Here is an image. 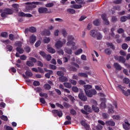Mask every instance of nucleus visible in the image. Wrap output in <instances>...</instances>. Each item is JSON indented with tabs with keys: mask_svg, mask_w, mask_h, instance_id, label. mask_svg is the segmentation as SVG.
Instances as JSON below:
<instances>
[{
	"mask_svg": "<svg viewBox=\"0 0 130 130\" xmlns=\"http://www.w3.org/2000/svg\"><path fill=\"white\" fill-rule=\"evenodd\" d=\"M12 7L14 9V11L19 12V8L20 7V6H19L18 4H15L12 5Z\"/></svg>",
	"mask_w": 130,
	"mask_h": 130,
	"instance_id": "nucleus-26",
	"label": "nucleus"
},
{
	"mask_svg": "<svg viewBox=\"0 0 130 130\" xmlns=\"http://www.w3.org/2000/svg\"><path fill=\"white\" fill-rule=\"evenodd\" d=\"M54 6V4L52 3H48L45 5L46 8H52Z\"/></svg>",
	"mask_w": 130,
	"mask_h": 130,
	"instance_id": "nucleus-38",
	"label": "nucleus"
},
{
	"mask_svg": "<svg viewBox=\"0 0 130 130\" xmlns=\"http://www.w3.org/2000/svg\"><path fill=\"white\" fill-rule=\"evenodd\" d=\"M29 60H31L32 62H37V60H36V59L34 57H30L29 58Z\"/></svg>",
	"mask_w": 130,
	"mask_h": 130,
	"instance_id": "nucleus-58",
	"label": "nucleus"
},
{
	"mask_svg": "<svg viewBox=\"0 0 130 130\" xmlns=\"http://www.w3.org/2000/svg\"><path fill=\"white\" fill-rule=\"evenodd\" d=\"M130 82L129 79L127 78H124L123 79V83L124 84H128Z\"/></svg>",
	"mask_w": 130,
	"mask_h": 130,
	"instance_id": "nucleus-35",
	"label": "nucleus"
},
{
	"mask_svg": "<svg viewBox=\"0 0 130 130\" xmlns=\"http://www.w3.org/2000/svg\"><path fill=\"white\" fill-rule=\"evenodd\" d=\"M47 49H48V52H50V53H55V50L52 48L49 45L47 46Z\"/></svg>",
	"mask_w": 130,
	"mask_h": 130,
	"instance_id": "nucleus-19",
	"label": "nucleus"
},
{
	"mask_svg": "<svg viewBox=\"0 0 130 130\" xmlns=\"http://www.w3.org/2000/svg\"><path fill=\"white\" fill-rule=\"evenodd\" d=\"M92 108L94 112H99V108L97 107V102L94 100H91Z\"/></svg>",
	"mask_w": 130,
	"mask_h": 130,
	"instance_id": "nucleus-3",
	"label": "nucleus"
},
{
	"mask_svg": "<svg viewBox=\"0 0 130 130\" xmlns=\"http://www.w3.org/2000/svg\"><path fill=\"white\" fill-rule=\"evenodd\" d=\"M120 20L121 22H125V21L127 20V18L126 17V16H122L121 17Z\"/></svg>",
	"mask_w": 130,
	"mask_h": 130,
	"instance_id": "nucleus-57",
	"label": "nucleus"
},
{
	"mask_svg": "<svg viewBox=\"0 0 130 130\" xmlns=\"http://www.w3.org/2000/svg\"><path fill=\"white\" fill-rule=\"evenodd\" d=\"M74 9H81L82 8V5H74L72 7Z\"/></svg>",
	"mask_w": 130,
	"mask_h": 130,
	"instance_id": "nucleus-43",
	"label": "nucleus"
},
{
	"mask_svg": "<svg viewBox=\"0 0 130 130\" xmlns=\"http://www.w3.org/2000/svg\"><path fill=\"white\" fill-rule=\"evenodd\" d=\"M4 128H5L7 130H14V129L10 126L5 125L4 126Z\"/></svg>",
	"mask_w": 130,
	"mask_h": 130,
	"instance_id": "nucleus-64",
	"label": "nucleus"
},
{
	"mask_svg": "<svg viewBox=\"0 0 130 130\" xmlns=\"http://www.w3.org/2000/svg\"><path fill=\"white\" fill-rule=\"evenodd\" d=\"M44 88L47 90H50V89H51V86L48 84H46L44 85Z\"/></svg>",
	"mask_w": 130,
	"mask_h": 130,
	"instance_id": "nucleus-50",
	"label": "nucleus"
},
{
	"mask_svg": "<svg viewBox=\"0 0 130 130\" xmlns=\"http://www.w3.org/2000/svg\"><path fill=\"white\" fill-rule=\"evenodd\" d=\"M9 39L11 40L12 41L15 40V36L13 34H10L9 35Z\"/></svg>",
	"mask_w": 130,
	"mask_h": 130,
	"instance_id": "nucleus-59",
	"label": "nucleus"
},
{
	"mask_svg": "<svg viewBox=\"0 0 130 130\" xmlns=\"http://www.w3.org/2000/svg\"><path fill=\"white\" fill-rule=\"evenodd\" d=\"M44 43H49L50 42V38L48 37H46L43 39Z\"/></svg>",
	"mask_w": 130,
	"mask_h": 130,
	"instance_id": "nucleus-33",
	"label": "nucleus"
},
{
	"mask_svg": "<svg viewBox=\"0 0 130 130\" xmlns=\"http://www.w3.org/2000/svg\"><path fill=\"white\" fill-rule=\"evenodd\" d=\"M0 117L3 120H4L5 121H8V117H7V116L2 115Z\"/></svg>",
	"mask_w": 130,
	"mask_h": 130,
	"instance_id": "nucleus-49",
	"label": "nucleus"
},
{
	"mask_svg": "<svg viewBox=\"0 0 130 130\" xmlns=\"http://www.w3.org/2000/svg\"><path fill=\"white\" fill-rule=\"evenodd\" d=\"M84 109L87 112H92V109H91V107L88 105L84 106Z\"/></svg>",
	"mask_w": 130,
	"mask_h": 130,
	"instance_id": "nucleus-23",
	"label": "nucleus"
},
{
	"mask_svg": "<svg viewBox=\"0 0 130 130\" xmlns=\"http://www.w3.org/2000/svg\"><path fill=\"white\" fill-rule=\"evenodd\" d=\"M108 113L110 114H113V113H114V110H113V107H112V105H110Z\"/></svg>",
	"mask_w": 130,
	"mask_h": 130,
	"instance_id": "nucleus-27",
	"label": "nucleus"
},
{
	"mask_svg": "<svg viewBox=\"0 0 130 130\" xmlns=\"http://www.w3.org/2000/svg\"><path fill=\"white\" fill-rule=\"evenodd\" d=\"M7 13L6 12V9L4 10V11L3 12H2L1 13V17H3V18H6V17H7Z\"/></svg>",
	"mask_w": 130,
	"mask_h": 130,
	"instance_id": "nucleus-46",
	"label": "nucleus"
},
{
	"mask_svg": "<svg viewBox=\"0 0 130 130\" xmlns=\"http://www.w3.org/2000/svg\"><path fill=\"white\" fill-rule=\"evenodd\" d=\"M106 125H110V126H114L115 123L113 121H106Z\"/></svg>",
	"mask_w": 130,
	"mask_h": 130,
	"instance_id": "nucleus-20",
	"label": "nucleus"
},
{
	"mask_svg": "<svg viewBox=\"0 0 130 130\" xmlns=\"http://www.w3.org/2000/svg\"><path fill=\"white\" fill-rule=\"evenodd\" d=\"M107 45L108 46V47H111L112 49H114L115 48L114 46L111 43H107Z\"/></svg>",
	"mask_w": 130,
	"mask_h": 130,
	"instance_id": "nucleus-45",
	"label": "nucleus"
},
{
	"mask_svg": "<svg viewBox=\"0 0 130 130\" xmlns=\"http://www.w3.org/2000/svg\"><path fill=\"white\" fill-rule=\"evenodd\" d=\"M50 30L48 29H45L41 32V35L45 36H50Z\"/></svg>",
	"mask_w": 130,
	"mask_h": 130,
	"instance_id": "nucleus-12",
	"label": "nucleus"
},
{
	"mask_svg": "<svg viewBox=\"0 0 130 130\" xmlns=\"http://www.w3.org/2000/svg\"><path fill=\"white\" fill-rule=\"evenodd\" d=\"M36 41V36L35 35H31L28 40H27V44H30L31 45H33L35 42Z\"/></svg>",
	"mask_w": 130,
	"mask_h": 130,
	"instance_id": "nucleus-5",
	"label": "nucleus"
},
{
	"mask_svg": "<svg viewBox=\"0 0 130 130\" xmlns=\"http://www.w3.org/2000/svg\"><path fill=\"white\" fill-rule=\"evenodd\" d=\"M100 24V21H99V20L97 19L93 21V25H95V26H98Z\"/></svg>",
	"mask_w": 130,
	"mask_h": 130,
	"instance_id": "nucleus-55",
	"label": "nucleus"
},
{
	"mask_svg": "<svg viewBox=\"0 0 130 130\" xmlns=\"http://www.w3.org/2000/svg\"><path fill=\"white\" fill-rule=\"evenodd\" d=\"M40 96H41V97H45V98H47L48 97L47 93H44L42 92L40 93Z\"/></svg>",
	"mask_w": 130,
	"mask_h": 130,
	"instance_id": "nucleus-52",
	"label": "nucleus"
},
{
	"mask_svg": "<svg viewBox=\"0 0 130 130\" xmlns=\"http://www.w3.org/2000/svg\"><path fill=\"white\" fill-rule=\"evenodd\" d=\"M105 53H106V54H111V51L110 50V49H106L105 50Z\"/></svg>",
	"mask_w": 130,
	"mask_h": 130,
	"instance_id": "nucleus-60",
	"label": "nucleus"
},
{
	"mask_svg": "<svg viewBox=\"0 0 130 130\" xmlns=\"http://www.w3.org/2000/svg\"><path fill=\"white\" fill-rule=\"evenodd\" d=\"M62 34L63 36L66 38L68 36V32H67V30L64 29H62L61 30Z\"/></svg>",
	"mask_w": 130,
	"mask_h": 130,
	"instance_id": "nucleus-34",
	"label": "nucleus"
},
{
	"mask_svg": "<svg viewBox=\"0 0 130 130\" xmlns=\"http://www.w3.org/2000/svg\"><path fill=\"white\" fill-rule=\"evenodd\" d=\"M78 97L79 99H80V100H82V101L85 102L87 100V96H86L85 94H84V92H81L79 93L78 94Z\"/></svg>",
	"mask_w": 130,
	"mask_h": 130,
	"instance_id": "nucleus-9",
	"label": "nucleus"
},
{
	"mask_svg": "<svg viewBox=\"0 0 130 130\" xmlns=\"http://www.w3.org/2000/svg\"><path fill=\"white\" fill-rule=\"evenodd\" d=\"M1 36L4 37V38H7L8 37V32H3L1 34Z\"/></svg>",
	"mask_w": 130,
	"mask_h": 130,
	"instance_id": "nucleus-53",
	"label": "nucleus"
},
{
	"mask_svg": "<svg viewBox=\"0 0 130 130\" xmlns=\"http://www.w3.org/2000/svg\"><path fill=\"white\" fill-rule=\"evenodd\" d=\"M63 85L65 88H68V89H71V88H72V84L69 82H64Z\"/></svg>",
	"mask_w": 130,
	"mask_h": 130,
	"instance_id": "nucleus-29",
	"label": "nucleus"
},
{
	"mask_svg": "<svg viewBox=\"0 0 130 130\" xmlns=\"http://www.w3.org/2000/svg\"><path fill=\"white\" fill-rule=\"evenodd\" d=\"M29 32H31V33H35L36 32V28L34 27H30L29 29H26L25 30V34H28Z\"/></svg>",
	"mask_w": 130,
	"mask_h": 130,
	"instance_id": "nucleus-10",
	"label": "nucleus"
},
{
	"mask_svg": "<svg viewBox=\"0 0 130 130\" xmlns=\"http://www.w3.org/2000/svg\"><path fill=\"white\" fill-rule=\"evenodd\" d=\"M15 44L16 46H18V47L16 48L17 51H18V52H19V53H20L21 54H22V53H23L24 50H23L22 48H21V46H22V42H17Z\"/></svg>",
	"mask_w": 130,
	"mask_h": 130,
	"instance_id": "nucleus-4",
	"label": "nucleus"
},
{
	"mask_svg": "<svg viewBox=\"0 0 130 130\" xmlns=\"http://www.w3.org/2000/svg\"><path fill=\"white\" fill-rule=\"evenodd\" d=\"M123 127L124 129L128 130L130 128V123L128 121H125L123 123Z\"/></svg>",
	"mask_w": 130,
	"mask_h": 130,
	"instance_id": "nucleus-11",
	"label": "nucleus"
},
{
	"mask_svg": "<svg viewBox=\"0 0 130 130\" xmlns=\"http://www.w3.org/2000/svg\"><path fill=\"white\" fill-rule=\"evenodd\" d=\"M128 47V46H127V44L124 43L122 45V49H124V50L127 49Z\"/></svg>",
	"mask_w": 130,
	"mask_h": 130,
	"instance_id": "nucleus-47",
	"label": "nucleus"
},
{
	"mask_svg": "<svg viewBox=\"0 0 130 130\" xmlns=\"http://www.w3.org/2000/svg\"><path fill=\"white\" fill-rule=\"evenodd\" d=\"M102 18L105 22L106 25H109V21L107 20V17H106V14H103L102 15Z\"/></svg>",
	"mask_w": 130,
	"mask_h": 130,
	"instance_id": "nucleus-15",
	"label": "nucleus"
},
{
	"mask_svg": "<svg viewBox=\"0 0 130 130\" xmlns=\"http://www.w3.org/2000/svg\"><path fill=\"white\" fill-rule=\"evenodd\" d=\"M114 67L116 70H119V71H120V70L122 69L121 66H120V65H119V64L118 63H115Z\"/></svg>",
	"mask_w": 130,
	"mask_h": 130,
	"instance_id": "nucleus-32",
	"label": "nucleus"
},
{
	"mask_svg": "<svg viewBox=\"0 0 130 130\" xmlns=\"http://www.w3.org/2000/svg\"><path fill=\"white\" fill-rule=\"evenodd\" d=\"M59 33V30L56 29L54 31V36H58Z\"/></svg>",
	"mask_w": 130,
	"mask_h": 130,
	"instance_id": "nucleus-63",
	"label": "nucleus"
},
{
	"mask_svg": "<svg viewBox=\"0 0 130 130\" xmlns=\"http://www.w3.org/2000/svg\"><path fill=\"white\" fill-rule=\"evenodd\" d=\"M85 94L88 97H93V95H96L97 94V91L95 89L86 90Z\"/></svg>",
	"mask_w": 130,
	"mask_h": 130,
	"instance_id": "nucleus-2",
	"label": "nucleus"
},
{
	"mask_svg": "<svg viewBox=\"0 0 130 130\" xmlns=\"http://www.w3.org/2000/svg\"><path fill=\"white\" fill-rule=\"evenodd\" d=\"M78 77H82V78H88V74L85 73H79L78 74Z\"/></svg>",
	"mask_w": 130,
	"mask_h": 130,
	"instance_id": "nucleus-24",
	"label": "nucleus"
},
{
	"mask_svg": "<svg viewBox=\"0 0 130 130\" xmlns=\"http://www.w3.org/2000/svg\"><path fill=\"white\" fill-rule=\"evenodd\" d=\"M81 123L82 125L84 126L85 128L87 130H88L90 128V125H88V124L86 123L85 121H81Z\"/></svg>",
	"mask_w": 130,
	"mask_h": 130,
	"instance_id": "nucleus-17",
	"label": "nucleus"
},
{
	"mask_svg": "<svg viewBox=\"0 0 130 130\" xmlns=\"http://www.w3.org/2000/svg\"><path fill=\"white\" fill-rule=\"evenodd\" d=\"M57 75L59 77H62L64 76V73L62 71H58L57 72Z\"/></svg>",
	"mask_w": 130,
	"mask_h": 130,
	"instance_id": "nucleus-41",
	"label": "nucleus"
},
{
	"mask_svg": "<svg viewBox=\"0 0 130 130\" xmlns=\"http://www.w3.org/2000/svg\"><path fill=\"white\" fill-rule=\"evenodd\" d=\"M38 12L40 14H48V9L45 7H40L38 9Z\"/></svg>",
	"mask_w": 130,
	"mask_h": 130,
	"instance_id": "nucleus-7",
	"label": "nucleus"
},
{
	"mask_svg": "<svg viewBox=\"0 0 130 130\" xmlns=\"http://www.w3.org/2000/svg\"><path fill=\"white\" fill-rule=\"evenodd\" d=\"M115 59L119 60V62H125V59L122 56H115Z\"/></svg>",
	"mask_w": 130,
	"mask_h": 130,
	"instance_id": "nucleus-13",
	"label": "nucleus"
},
{
	"mask_svg": "<svg viewBox=\"0 0 130 130\" xmlns=\"http://www.w3.org/2000/svg\"><path fill=\"white\" fill-rule=\"evenodd\" d=\"M67 12L70 14H75V13H76V10L69 8L67 10Z\"/></svg>",
	"mask_w": 130,
	"mask_h": 130,
	"instance_id": "nucleus-36",
	"label": "nucleus"
},
{
	"mask_svg": "<svg viewBox=\"0 0 130 130\" xmlns=\"http://www.w3.org/2000/svg\"><path fill=\"white\" fill-rule=\"evenodd\" d=\"M25 75L28 77H32V76H33V73L29 71H27L25 72Z\"/></svg>",
	"mask_w": 130,
	"mask_h": 130,
	"instance_id": "nucleus-42",
	"label": "nucleus"
},
{
	"mask_svg": "<svg viewBox=\"0 0 130 130\" xmlns=\"http://www.w3.org/2000/svg\"><path fill=\"white\" fill-rule=\"evenodd\" d=\"M97 34H98V32L96 30H92L90 32V35L92 37H97Z\"/></svg>",
	"mask_w": 130,
	"mask_h": 130,
	"instance_id": "nucleus-18",
	"label": "nucleus"
},
{
	"mask_svg": "<svg viewBox=\"0 0 130 130\" xmlns=\"http://www.w3.org/2000/svg\"><path fill=\"white\" fill-rule=\"evenodd\" d=\"M72 91H73V92H75V93H78V92H79V88H78L77 86H73L72 87Z\"/></svg>",
	"mask_w": 130,
	"mask_h": 130,
	"instance_id": "nucleus-40",
	"label": "nucleus"
},
{
	"mask_svg": "<svg viewBox=\"0 0 130 130\" xmlns=\"http://www.w3.org/2000/svg\"><path fill=\"white\" fill-rule=\"evenodd\" d=\"M44 71H45L46 72H49L48 73H46L45 74V77H46V78H47L48 79H49V78H50V75H52V73H53L52 71L48 70L46 68L44 69Z\"/></svg>",
	"mask_w": 130,
	"mask_h": 130,
	"instance_id": "nucleus-16",
	"label": "nucleus"
},
{
	"mask_svg": "<svg viewBox=\"0 0 130 130\" xmlns=\"http://www.w3.org/2000/svg\"><path fill=\"white\" fill-rule=\"evenodd\" d=\"M26 64L28 67H34V63L31 61H27L26 62Z\"/></svg>",
	"mask_w": 130,
	"mask_h": 130,
	"instance_id": "nucleus-37",
	"label": "nucleus"
},
{
	"mask_svg": "<svg viewBox=\"0 0 130 130\" xmlns=\"http://www.w3.org/2000/svg\"><path fill=\"white\" fill-rule=\"evenodd\" d=\"M96 37L98 40H101V39H102V35L100 32H98Z\"/></svg>",
	"mask_w": 130,
	"mask_h": 130,
	"instance_id": "nucleus-44",
	"label": "nucleus"
},
{
	"mask_svg": "<svg viewBox=\"0 0 130 130\" xmlns=\"http://www.w3.org/2000/svg\"><path fill=\"white\" fill-rule=\"evenodd\" d=\"M34 3V2H27L25 3L24 5H28V6H26V9H27V10H32V9H35V8H36V5H35Z\"/></svg>",
	"mask_w": 130,
	"mask_h": 130,
	"instance_id": "nucleus-6",
	"label": "nucleus"
},
{
	"mask_svg": "<svg viewBox=\"0 0 130 130\" xmlns=\"http://www.w3.org/2000/svg\"><path fill=\"white\" fill-rule=\"evenodd\" d=\"M84 91H89V89H92V85H84Z\"/></svg>",
	"mask_w": 130,
	"mask_h": 130,
	"instance_id": "nucleus-28",
	"label": "nucleus"
},
{
	"mask_svg": "<svg viewBox=\"0 0 130 130\" xmlns=\"http://www.w3.org/2000/svg\"><path fill=\"white\" fill-rule=\"evenodd\" d=\"M18 15L20 17H26L27 18H32V17H33V15H32V14L29 13L25 14V13L23 12H19L18 13Z\"/></svg>",
	"mask_w": 130,
	"mask_h": 130,
	"instance_id": "nucleus-8",
	"label": "nucleus"
},
{
	"mask_svg": "<svg viewBox=\"0 0 130 130\" xmlns=\"http://www.w3.org/2000/svg\"><path fill=\"white\" fill-rule=\"evenodd\" d=\"M68 41H73L75 40V38L73 36H69L67 38Z\"/></svg>",
	"mask_w": 130,
	"mask_h": 130,
	"instance_id": "nucleus-39",
	"label": "nucleus"
},
{
	"mask_svg": "<svg viewBox=\"0 0 130 130\" xmlns=\"http://www.w3.org/2000/svg\"><path fill=\"white\" fill-rule=\"evenodd\" d=\"M48 61H49L51 60V55H46V57H45Z\"/></svg>",
	"mask_w": 130,
	"mask_h": 130,
	"instance_id": "nucleus-62",
	"label": "nucleus"
},
{
	"mask_svg": "<svg viewBox=\"0 0 130 130\" xmlns=\"http://www.w3.org/2000/svg\"><path fill=\"white\" fill-rule=\"evenodd\" d=\"M55 21H56V22H58L59 23H61V22H63V20L62 19L59 18H55Z\"/></svg>",
	"mask_w": 130,
	"mask_h": 130,
	"instance_id": "nucleus-56",
	"label": "nucleus"
},
{
	"mask_svg": "<svg viewBox=\"0 0 130 130\" xmlns=\"http://www.w3.org/2000/svg\"><path fill=\"white\" fill-rule=\"evenodd\" d=\"M40 44H41V41H38L35 44L36 47H39V46H40Z\"/></svg>",
	"mask_w": 130,
	"mask_h": 130,
	"instance_id": "nucleus-61",
	"label": "nucleus"
},
{
	"mask_svg": "<svg viewBox=\"0 0 130 130\" xmlns=\"http://www.w3.org/2000/svg\"><path fill=\"white\" fill-rule=\"evenodd\" d=\"M67 46H72L71 48L74 50L75 49H74V47H75V45H76V44L75 43V42L72 41H68V42L67 43Z\"/></svg>",
	"mask_w": 130,
	"mask_h": 130,
	"instance_id": "nucleus-14",
	"label": "nucleus"
},
{
	"mask_svg": "<svg viewBox=\"0 0 130 130\" xmlns=\"http://www.w3.org/2000/svg\"><path fill=\"white\" fill-rule=\"evenodd\" d=\"M6 12L7 14V15H12L13 13H14V11L12 9H5Z\"/></svg>",
	"mask_w": 130,
	"mask_h": 130,
	"instance_id": "nucleus-31",
	"label": "nucleus"
},
{
	"mask_svg": "<svg viewBox=\"0 0 130 130\" xmlns=\"http://www.w3.org/2000/svg\"><path fill=\"white\" fill-rule=\"evenodd\" d=\"M59 82H68V78L66 76H61L59 78Z\"/></svg>",
	"mask_w": 130,
	"mask_h": 130,
	"instance_id": "nucleus-21",
	"label": "nucleus"
},
{
	"mask_svg": "<svg viewBox=\"0 0 130 130\" xmlns=\"http://www.w3.org/2000/svg\"><path fill=\"white\" fill-rule=\"evenodd\" d=\"M40 54L41 55V56H42V57H44V58L45 57H46V54L42 51L40 52Z\"/></svg>",
	"mask_w": 130,
	"mask_h": 130,
	"instance_id": "nucleus-54",
	"label": "nucleus"
},
{
	"mask_svg": "<svg viewBox=\"0 0 130 130\" xmlns=\"http://www.w3.org/2000/svg\"><path fill=\"white\" fill-rule=\"evenodd\" d=\"M69 82L72 84L74 85V86H76L77 85V81L75 80H74L73 79H70L69 80Z\"/></svg>",
	"mask_w": 130,
	"mask_h": 130,
	"instance_id": "nucleus-48",
	"label": "nucleus"
},
{
	"mask_svg": "<svg viewBox=\"0 0 130 130\" xmlns=\"http://www.w3.org/2000/svg\"><path fill=\"white\" fill-rule=\"evenodd\" d=\"M102 100L104 101V102L101 104V109H104V108L106 107V105L105 104V101H106V100L105 99H103Z\"/></svg>",
	"mask_w": 130,
	"mask_h": 130,
	"instance_id": "nucleus-25",
	"label": "nucleus"
},
{
	"mask_svg": "<svg viewBox=\"0 0 130 130\" xmlns=\"http://www.w3.org/2000/svg\"><path fill=\"white\" fill-rule=\"evenodd\" d=\"M64 51L66 53H68V54H72V53H73V51H72V49H70L68 47H66L64 49Z\"/></svg>",
	"mask_w": 130,
	"mask_h": 130,
	"instance_id": "nucleus-22",
	"label": "nucleus"
},
{
	"mask_svg": "<svg viewBox=\"0 0 130 130\" xmlns=\"http://www.w3.org/2000/svg\"><path fill=\"white\" fill-rule=\"evenodd\" d=\"M83 52V49H79L77 50L75 52V55H80L81 53Z\"/></svg>",
	"mask_w": 130,
	"mask_h": 130,
	"instance_id": "nucleus-30",
	"label": "nucleus"
},
{
	"mask_svg": "<svg viewBox=\"0 0 130 130\" xmlns=\"http://www.w3.org/2000/svg\"><path fill=\"white\" fill-rule=\"evenodd\" d=\"M3 43H4V44H10L11 41L9 40H2L1 41Z\"/></svg>",
	"mask_w": 130,
	"mask_h": 130,
	"instance_id": "nucleus-51",
	"label": "nucleus"
},
{
	"mask_svg": "<svg viewBox=\"0 0 130 130\" xmlns=\"http://www.w3.org/2000/svg\"><path fill=\"white\" fill-rule=\"evenodd\" d=\"M67 41L66 39H63L62 41H58L55 44V46L56 48H60L66 44Z\"/></svg>",
	"mask_w": 130,
	"mask_h": 130,
	"instance_id": "nucleus-1",
	"label": "nucleus"
}]
</instances>
